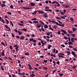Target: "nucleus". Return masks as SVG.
Here are the masks:
<instances>
[{
  "label": "nucleus",
  "mask_w": 77,
  "mask_h": 77,
  "mask_svg": "<svg viewBox=\"0 0 77 77\" xmlns=\"http://www.w3.org/2000/svg\"><path fill=\"white\" fill-rule=\"evenodd\" d=\"M58 55L59 57H64V56H65V54H64L63 53H58Z\"/></svg>",
  "instance_id": "1"
},
{
  "label": "nucleus",
  "mask_w": 77,
  "mask_h": 77,
  "mask_svg": "<svg viewBox=\"0 0 77 77\" xmlns=\"http://www.w3.org/2000/svg\"><path fill=\"white\" fill-rule=\"evenodd\" d=\"M14 47H16V48H15V49L16 50V51H17L18 50V47H19V46H18V44L17 43V44L14 45Z\"/></svg>",
  "instance_id": "2"
},
{
  "label": "nucleus",
  "mask_w": 77,
  "mask_h": 77,
  "mask_svg": "<svg viewBox=\"0 0 77 77\" xmlns=\"http://www.w3.org/2000/svg\"><path fill=\"white\" fill-rule=\"evenodd\" d=\"M20 23H19V25L21 26H24V25L23 24H24V21H21Z\"/></svg>",
  "instance_id": "3"
},
{
  "label": "nucleus",
  "mask_w": 77,
  "mask_h": 77,
  "mask_svg": "<svg viewBox=\"0 0 77 77\" xmlns=\"http://www.w3.org/2000/svg\"><path fill=\"white\" fill-rule=\"evenodd\" d=\"M71 54L73 56H74V57H77V55L75 54V53L74 52L72 51Z\"/></svg>",
  "instance_id": "4"
},
{
  "label": "nucleus",
  "mask_w": 77,
  "mask_h": 77,
  "mask_svg": "<svg viewBox=\"0 0 77 77\" xmlns=\"http://www.w3.org/2000/svg\"><path fill=\"white\" fill-rule=\"evenodd\" d=\"M4 26L6 27V29H8V31L9 32H11V28H10V27H8L7 25H5Z\"/></svg>",
  "instance_id": "5"
},
{
  "label": "nucleus",
  "mask_w": 77,
  "mask_h": 77,
  "mask_svg": "<svg viewBox=\"0 0 77 77\" xmlns=\"http://www.w3.org/2000/svg\"><path fill=\"white\" fill-rule=\"evenodd\" d=\"M61 32H63V33H64V34H65V35H66V34H67V32H66V31L64 30L61 29Z\"/></svg>",
  "instance_id": "6"
},
{
  "label": "nucleus",
  "mask_w": 77,
  "mask_h": 77,
  "mask_svg": "<svg viewBox=\"0 0 77 77\" xmlns=\"http://www.w3.org/2000/svg\"><path fill=\"white\" fill-rule=\"evenodd\" d=\"M30 5H31V6H36L35 5H36L35 4V3H33V2H31L30 3Z\"/></svg>",
  "instance_id": "7"
},
{
  "label": "nucleus",
  "mask_w": 77,
  "mask_h": 77,
  "mask_svg": "<svg viewBox=\"0 0 77 77\" xmlns=\"http://www.w3.org/2000/svg\"><path fill=\"white\" fill-rule=\"evenodd\" d=\"M20 39L21 40H24V35H21L20 37Z\"/></svg>",
  "instance_id": "8"
},
{
  "label": "nucleus",
  "mask_w": 77,
  "mask_h": 77,
  "mask_svg": "<svg viewBox=\"0 0 77 77\" xmlns=\"http://www.w3.org/2000/svg\"><path fill=\"white\" fill-rule=\"evenodd\" d=\"M1 54L2 55V56H5V50H3L2 51V52L1 53Z\"/></svg>",
  "instance_id": "9"
},
{
  "label": "nucleus",
  "mask_w": 77,
  "mask_h": 77,
  "mask_svg": "<svg viewBox=\"0 0 77 77\" xmlns=\"http://www.w3.org/2000/svg\"><path fill=\"white\" fill-rule=\"evenodd\" d=\"M22 8L24 9H30V7H22Z\"/></svg>",
  "instance_id": "10"
},
{
  "label": "nucleus",
  "mask_w": 77,
  "mask_h": 77,
  "mask_svg": "<svg viewBox=\"0 0 77 77\" xmlns=\"http://www.w3.org/2000/svg\"><path fill=\"white\" fill-rule=\"evenodd\" d=\"M5 20L7 24H9V20L6 19H5Z\"/></svg>",
  "instance_id": "11"
},
{
  "label": "nucleus",
  "mask_w": 77,
  "mask_h": 77,
  "mask_svg": "<svg viewBox=\"0 0 77 77\" xmlns=\"http://www.w3.org/2000/svg\"><path fill=\"white\" fill-rule=\"evenodd\" d=\"M39 22L41 23V24H42V25H45V24H44V22L41 21V20H40L39 21Z\"/></svg>",
  "instance_id": "12"
},
{
  "label": "nucleus",
  "mask_w": 77,
  "mask_h": 77,
  "mask_svg": "<svg viewBox=\"0 0 77 77\" xmlns=\"http://www.w3.org/2000/svg\"><path fill=\"white\" fill-rule=\"evenodd\" d=\"M31 77H34L35 76V75L34 74H31V75H30Z\"/></svg>",
  "instance_id": "13"
},
{
  "label": "nucleus",
  "mask_w": 77,
  "mask_h": 77,
  "mask_svg": "<svg viewBox=\"0 0 77 77\" xmlns=\"http://www.w3.org/2000/svg\"><path fill=\"white\" fill-rule=\"evenodd\" d=\"M18 33H19V35H21L23 34V32H20V31H18Z\"/></svg>",
  "instance_id": "14"
},
{
  "label": "nucleus",
  "mask_w": 77,
  "mask_h": 77,
  "mask_svg": "<svg viewBox=\"0 0 77 77\" xmlns=\"http://www.w3.org/2000/svg\"><path fill=\"white\" fill-rule=\"evenodd\" d=\"M1 5H2L1 7L2 8H3V7H5V6H6V5H5V4H1Z\"/></svg>",
  "instance_id": "15"
},
{
  "label": "nucleus",
  "mask_w": 77,
  "mask_h": 77,
  "mask_svg": "<svg viewBox=\"0 0 77 77\" xmlns=\"http://www.w3.org/2000/svg\"><path fill=\"white\" fill-rule=\"evenodd\" d=\"M51 47H52V46L51 45H48V49H50L51 48Z\"/></svg>",
  "instance_id": "16"
},
{
  "label": "nucleus",
  "mask_w": 77,
  "mask_h": 77,
  "mask_svg": "<svg viewBox=\"0 0 77 77\" xmlns=\"http://www.w3.org/2000/svg\"><path fill=\"white\" fill-rule=\"evenodd\" d=\"M45 29H47L48 27V26L47 25H45L44 27Z\"/></svg>",
  "instance_id": "17"
},
{
  "label": "nucleus",
  "mask_w": 77,
  "mask_h": 77,
  "mask_svg": "<svg viewBox=\"0 0 77 77\" xmlns=\"http://www.w3.org/2000/svg\"><path fill=\"white\" fill-rule=\"evenodd\" d=\"M64 26H65V24H60V25H59V26H61V27H64Z\"/></svg>",
  "instance_id": "18"
},
{
  "label": "nucleus",
  "mask_w": 77,
  "mask_h": 77,
  "mask_svg": "<svg viewBox=\"0 0 77 77\" xmlns=\"http://www.w3.org/2000/svg\"><path fill=\"white\" fill-rule=\"evenodd\" d=\"M72 29L73 32H75V31H76V30H77V28H72Z\"/></svg>",
  "instance_id": "19"
},
{
  "label": "nucleus",
  "mask_w": 77,
  "mask_h": 77,
  "mask_svg": "<svg viewBox=\"0 0 77 77\" xmlns=\"http://www.w3.org/2000/svg\"><path fill=\"white\" fill-rule=\"evenodd\" d=\"M58 74L60 76V77H61V76H62V75H63V74L60 73H58Z\"/></svg>",
  "instance_id": "20"
},
{
  "label": "nucleus",
  "mask_w": 77,
  "mask_h": 77,
  "mask_svg": "<svg viewBox=\"0 0 77 77\" xmlns=\"http://www.w3.org/2000/svg\"><path fill=\"white\" fill-rule=\"evenodd\" d=\"M66 53H67V54H68L67 55V56L68 55H70V54H71L70 53V51H68Z\"/></svg>",
  "instance_id": "21"
},
{
  "label": "nucleus",
  "mask_w": 77,
  "mask_h": 77,
  "mask_svg": "<svg viewBox=\"0 0 77 77\" xmlns=\"http://www.w3.org/2000/svg\"><path fill=\"white\" fill-rule=\"evenodd\" d=\"M33 23H35V24L38 23V24H39V22L38 21H34L33 22Z\"/></svg>",
  "instance_id": "22"
},
{
  "label": "nucleus",
  "mask_w": 77,
  "mask_h": 77,
  "mask_svg": "<svg viewBox=\"0 0 77 77\" xmlns=\"http://www.w3.org/2000/svg\"><path fill=\"white\" fill-rule=\"evenodd\" d=\"M71 41L72 42H75L74 41V38H71Z\"/></svg>",
  "instance_id": "23"
},
{
  "label": "nucleus",
  "mask_w": 77,
  "mask_h": 77,
  "mask_svg": "<svg viewBox=\"0 0 77 77\" xmlns=\"http://www.w3.org/2000/svg\"><path fill=\"white\" fill-rule=\"evenodd\" d=\"M53 63H54V64H53L54 66H55L56 65V62L54 61H53Z\"/></svg>",
  "instance_id": "24"
},
{
  "label": "nucleus",
  "mask_w": 77,
  "mask_h": 77,
  "mask_svg": "<svg viewBox=\"0 0 77 77\" xmlns=\"http://www.w3.org/2000/svg\"><path fill=\"white\" fill-rule=\"evenodd\" d=\"M68 32L69 33H72V31H70L69 30H68Z\"/></svg>",
  "instance_id": "25"
},
{
  "label": "nucleus",
  "mask_w": 77,
  "mask_h": 77,
  "mask_svg": "<svg viewBox=\"0 0 77 77\" xmlns=\"http://www.w3.org/2000/svg\"><path fill=\"white\" fill-rule=\"evenodd\" d=\"M10 22L12 27H14V25L13 24V23H12V22L11 21H10Z\"/></svg>",
  "instance_id": "26"
},
{
  "label": "nucleus",
  "mask_w": 77,
  "mask_h": 77,
  "mask_svg": "<svg viewBox=\"0 0 77 77\" xmlns=\"http://www.w3.org/2000/svg\"><path fill=\"white\" fill-rule=\"evenodd\" d=\"M25 55L26 56H29V53L28 52L25 53Z\"/></svg>",
  "instance_id": "27"
},
{
  "label": "nucleus",
  "mask_w": 77,
  "mask_h": 77,
  "mask_svg": "<svg viewBox=\"0 0 77 77\" xmlns=\"http://www.w3.org/2000/svg\"><path fill=\"white\" fill-rule=\"evenodd\" d=\"M68 43H69V45H71V44H72V42H71V41L69 42H68Z\"/></svg>",
  "instance_id": "28"
},
{
  "label": "nucleus",
  "mask_w": 77,
  "mask_h": 77,
  "mask_svg": "<svg viewBox=\"0 0 77 77\" xmlns=\"http://www.w3.org/2000/svg\"><path fill=\"white\" fill-rule=\"evenodd\" d=\"M72 68H73V69H75L76 68V66L75 65H73V66L72 67Z\"/></svg>",
  "instance_id": "29"
},
{
  "label": "nucleus",
  "mask_w": 77,
  "mask_h": 77,
  "mask_svg": "<svg viewBox=\"0 0 77 77\" xmlns=\"http://www.w3.org/2000/svg\"><path fill=\"white\" fill-rule=\"evenodd\" d=\"M11 36L13 38H15V35H14V33H11Z\"/></svg>",
  "instance_id": "30"
},
{
  "label": "nucleus",
  "mask_w": 77,
  "mask_h": 77,
  "mask_svg": "<svg viewBox=\"0 0 77 77\" xmlns=\"http://www.w3.org/2000/svg\"><path fill=\"white\" fill-rule=\"evenodd\" d=\"M22 30H24L25 32H27V30L26 29L23 28L22 29Z\"/></svg>",
  "instance_id": "31"
},
{
  "label": "nucleus",
  "mask_w": 77,
  "mask_h": 77,
  "mask_svg": "<svg viewBox=\"0 0 77 77\" xmlns=\"http://www.w3.org/2000/svg\"><path fill=\"white\" fill-rule=\"evenodd\" d=\"M54 23H56V25H58V26H59V25L60 24H59V23H58V22H54Z\"/></svg>",
  "instance_id": "32"
},
{
  "label": "nucleus",
  "mask_w": 77,
  "mask_h": 77,
  "mask_svg": "<svg viewBox=\"0 0 77 77\" xmlns=\"http://www.w3.org/2000/svg\"><path fill=\"white\" fill-rule=\"evenodd\" d=\"M45 9H50V7H48V6H46L45 8Z\"/></svg>",
  "instance_id": "33"
},
{
  "label": "nucleus",
  "mask_w": 77,
  "mask_h": 77,
  "mask_svg": "<svg viewBox=\"0 0 77 77\" xmlns=\"http://www.w3.org/2000/svg\"><path fill=\"white\" fill-rule=\"evenodd\" d=\"M73 50L75 51H77V49L76 48H73Z\"/></svg>",
  "instance_id": "34"
},
{
  "label": "nucleus",
  "mask_w": 77,
  "mask_h": 77,
  "mask_svg": "<svg viewBox=\"0 0 77 77\" xmlns=\"http://www.w3.org/2000/svg\"><path fill=\"white\" fill-rule=\"evenodd\" d=\"M1 44L2 45H3L4 46H6V45H5V44L3 42H1Z\"/></svg>",
  "instance_id": "35"
},
{
  "label": "nucleus",
  "mask_w": 77,
  "mask_h": 77,
  "mask_svg": "<svg viewBox=\"0 0 77 77\" xmlns=\"http://www.w3.org/2000/svg\"><path fill=\"white\" fill-rule=\"evenodd\" d=\"M55 18L57 20H61V18L59 17H55Z\"/></svg>",
  "instance_id": "36"
},
{
  "label": "nucleus",
  "mask_w": 77,
  "mask_h": 77,
  "mask_svg": "<svg viewBox=\"0 0 77 77\" xmlns=\"http://www.w3.org/2000/svg\"><path fill=\"white\" fill-rule=\"evenodd\" d=\"M57 33H58V34H59V35H60V30H58V31Z\"/></svg>",
  "instance_id": "37"
},
{
  "label": "nucleus",
  "mask_w": 77,
  "mask_h": 77,
  "mask_svg": "<svg viewBox=\"0 0 77 77\" xmlns=\"http://www.w3.org/2000/svg\"><path fill=\"white\" fill-rule=\"evenodd\" d=\"M10 7L11 9H14V6H13V5H11L10 6Z\"/></svg>",
  "instance_id": "38"
},
{
  "label": "nucleus",
  "mask_w": 77,
  "mask_h": 77,
  "mask_svg": "<svg viewBox=\"0 0 77 77\" xmlns=\"http://www.w3.org/2000/svg\"><path fill=\"white\" fill-rule=\"evenodd\" d=\"M1 68L2 70L3 71H4V69L3 68V66H1Z\"/></svg>",
  "instance_id": "39"
},
{
  "label": "nucleus",
  "mask_w": 77,
  "mask_h": 77,
  "mask_svg": "<svg viewBox=\"0 0 77 77\" xmlns=\"http://www.w3.org/2000/svg\"><path fill=\"white\" fill-rule=\"evenodd\" d=\"M37 19H36V18H34L33 19H32L31 20L32 21H35V20H37Z\"/></svg>",
  "instance_id": "40"
},
{
  "label": "nucleus",
  "mask_w": 77,
  "mask_h": 77,
  "mask_svg": "<svg viewBox=\"0 0 77 77\" xmlns=\"http://www.w3.org/2000/svg\"><path fill=\"white\" fill-rule=\"evenodd\" d=\"M33 38H30L29 39V42H32V41H33Z\"/></svg>",
  "instance_id": "41"
},
{
  "label": "nucleus",
  "mask_w": 77,
  "mask_h": 77,
  "mask_svg": "<svg viewBox=\"0 0 77 77\" xmlns=\"http://www.w3.org/2000/svg\"><path fill=\"white\" fill-rule=\"evenodd\" d=\"M25 75V73H24V72L23 73H21V75Z\"/></svg>",
  "instance_id": "42"
},
{
  "label": "nucleus",
  "mask_w": 77,
  "mask_h": 77,
  "mask_svg": "<svg viewBox=\"0 0 77 77\" xmlns=\"http://www.w3.org/2000/svg\"><path fill=\"white\" fill-rule=\"evenodd\" d=\"M57 26L56 25H55L54 26V29H57Z\"/></svg>",
  "instance_id": "43"
},
{
  "label": "nucleus",
  "mask_w": 77,
  "mask_h": 77,
  "mask_svg": "<svg viewBox=\"0 0 77 77\" xmlns=\"http://www.w3.org/2000/svg\"><path fill=\"white\" fill-rule=\"evenodd\" d=\"M40 14H44V12L42 11H40Z\"/></svg>",
  "instance_id": "44"
},
{
  "label": "nucleus",
  "mask_w": 77,
  "mask_h": 77,
  "mask_svg": "<svg viewBox=\"0 0 77 77\" xmlns=\"http://www.w3.org/2000/svg\"><path fill=\"white\" fill-rule=\"evenodd\" d=\"M43 62H45V63H47V62H48V61H47V60H43Z\"/></svg>",
  "instance_id": "45"
},
{
  "label": "nucleus",
  "mask_w": 77,
  "mask_h": 77,
  "mask_svg": "<svg viewBox=\"0 0 77 77\" xmlns=\"http://www.w3.org/2000/svg\"><path fill=\"white\" fill-rule=\"evenodd\" d=\"M55 51H56V48H55L53 50V53H55Z\"/></svg>",
  "instance_id": "46"
},
{
  "label": "nucleus",
  "mask_w": 77,
  "mask_h": 77,
  "mask_svg": "<svg viewBox=\"0 0 77 77\" xmlns=\"http://www.w3.org/2000/svg\"><path fill=\"white\" fill-rule=\"evenodd\" d=\"M9 48L10 49H11V50H12V49H13V48H12V46L11 45L10 46Z\"/></svg>",
  "instance_id": "47"
},
{
  "label": "nucleus",
  "mask_w": 77,
  "mask_h": 77,
  "mask_svg": "<svg viewBox=\"0 0 77 77\" xmlns=\"http://www.w3.org/2000/svg\"><path fill=\"white\" fill-rule=\"evenodd\" d=\"M57 65H60V62L59 61H58L57 62Z\"/></svg>",
  "instance_id": "48"
},
{
  "label": "nucleus",
  "mask_w": 77,
  "mask_h": 77,
  "mask_svg": "<svg viewBox=\"0 0 77 77\" xmlns=\"http://www.w3.org/2000/svg\"><path fill=\"white\" fill-rule=\"evenodd\" d=\"M60 18H62V19H65V17L63 16L60 17Z\"/></svg>",
  "instance_id": "49"
},
{
  "label": "nucleus",
  "mask_w": 77,
  "mask_h": 77,
  "mask_svg": "<svg viewBox=\"0 0 77 77\" xmlns=\"http://www.w3.org/2000/svg\"><path fill=\"white\" fill-rule=\"evenodd\" d=\"M71 35L72 36H74L75 37V34H71Z\"/></svg>",
  "instance_id": "50"
},
{
  "label": "nucleus",
  "mask_w": 77,
  "mask_h": 77,
  "mask_svg": "<svg viewBox=\"0 0 77 77\" xmlns=\"http://www.w3.org/2000/svg\"><path fill=\"white\" fill-rule=\"evenodd\" d=\"M70 20L71 21H74V19L72 18H70Z\"/></svg>",
  "instance_id": "51"
},
{
  "label": "nucleus",
  "mask_w": 77,
  "mask_h": 77,
  "mask_svg": "<svg viewBox=\"0 0 77 77\" xmlns=\"http://www.w3.org/2000/svg\"><path fill=\"white\" fill-rule=\"evenodd\" d=\"M64 38L65 39H66V40L68 39V38L66 37V36L64 37Z\"/></svg>",
  "instance_id": "52"
},
{
  "label": "nucleus",
  "mask_w": 77,
  "mask_h": 77,
  "mask_svg": "<svg viewBox=\"0 0 77 77\" xmlns=\"http://www.w3.org/2000/svg\"><path fill=\"white\" fill-rule=\"evenodd\" d=\"M7 14H9V15H12V13L10 12H8Z\"/></svg>",
  "instance_id": "53"
},
{
  "label": "nucleus",
  "mask_w": 77,
  "mask_h": 77,
  "mask_svg": "<svg viewBox=\"0 0 77 77\" xmlns=\"http://www.w3.org/2000/svg\"><path fill=\"white\" fill-rule=\"evenodd\" d=\"M48 23H51V20L48 19Z\"/></svg>",
  "instance_id": "54"
},
{
  "label": "nucleus",
  "mask_w": 77,
  "mask_h": 77,
  "mask_svg": "<svg viewBox=\"0 0 77 77\" xmlns=\"http://www.w3.org/2000/svg\"><path fill=\"white\" fill-rule=\"evenodd\" d=\"M58 23H60V24H62V22H60V20H58Z\"/></svg>",
  "instance_id": "55"
},
{
  "label": "nucleus",
  "mask_w": 77,
  "mask_h": 77,
  "mask_svg": "<svg viewBox=\"0 0 77 77\" xmlns=\"http://www.w3.org/2000/svg\"><path fill=\"white\" fill-rule=\"evenodd\" d=\"M56 70H54V71H53L52 72V73L53 74H54V72H56Z\"/></svg>",
  "instance_id": "56"
},
{
  "label": "nucleus",
  "mask_w": 77,
  "mask_h": 77,
  "mask_svg": "<svg viewBox=\"0 0 77 77\" xmlns=\"http://www.w3.org/2000/svg\"><path fill=\"white\" fill-rule=\"evenodd\" d=\"M2 21L3 23H5V22L4 21V20H3V19H2Z\"/></svg>",
  "instance_id": "57"
},
{
  "label": "nucleus",
  "mask_w": 77,
  "mask_h": 77,
  "mask_svg": "<svg viewBox=\"0 0 77 77\" xmlns=\"http://www.w3.org/2000/svg\"><path fill=\"white\" fill-rule=\"evenodd\" d=\"M32 42H36V41L35 40H34L33 39V40L32 41Z\"/></svg>",
  "instance_id": "58"
},
{
  "label": "nucleus",
  "mask_w": 77,
  "mask_h": 77,
  "mask_svg": "<svg viewBox=\"0 0 77 77\" xmlns=\"http://www.w3.org/2000/svg\"><path fill=\"white\" fill-rule=\"evenodd\" d=\"M67 39H69V42L71 41V38H70L68 37L67 38Z\"/></svg>",
  "instance_id": "59"
},
{
  "label": "nucleus",
  "mask_w": 77,
  "mask_h": 77,
  "mask_svg": "<svg viewBox=\"0 0 77 77\" xmlns=\"http://www.w3.org/2000/svg\"><path fill=\"white\" fill-rule=\"evenodd\" d=\"M63 11L64 12V13H66V9H64L63 10Z\"/></svg>",
  "instance_id": "60"
},
{
  "label": "nucleus",
  "mask_w": 77,
  "mask_h": 77,
  "mask_svg": "<svg viewBox=\"0 0 77 77\" xmlns=\"http://www.w3.org/2000/svg\"><path fill=\"white\" fill-rule=\"evenodd\" d=\"M14 32H18V31L16 29H14Z\"/></svg>",
  "instance_id": "61"
},
{
  "label": "nucleus",
  "mask_w": 77,
  "mask_h": 77,
  "mask_svg": "<svg viewBox=\"0 0 77 77\" xmlns=\"http://www.w3.org/2000/svg\"><path fill=\"white\" fill-rule=\"evenodd\" d=\"M61 47H63V48H65V45H61Z\"/></svg>",
  "instance_id": "62"
},
{
  "label": "nucleus",
  "mask_w": 77,
  "mask_h": 77,
  "mask_svg": "<svg viewBox=\"0 0 77 77\" xmlns=\"http://www.w3.org/2000/svg\"><path fill=\"white\" fill-rule=\"evenodd\" d=\"M47 35H48V36H50V33H49V32H47Z\"/></svg>",
  "instance_id": "63"
},
{
  "label": "nucleus",
  "mask_w": 77,
  "mask_h": 77,
  "mask_svg": "<svg viewBox=\"0 0 77 77\" xmlns=\"http://www.w3.org/2000/svg\"><path fill=\"white\" fill-rule=\"evenodd\" d=\"M43 69H47V67H43Z\"/></svg>",
  "instance_id": "64"
}]
</instances>
